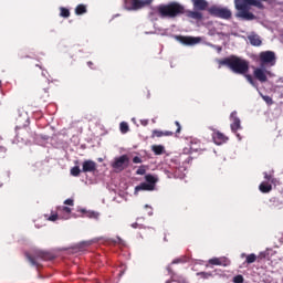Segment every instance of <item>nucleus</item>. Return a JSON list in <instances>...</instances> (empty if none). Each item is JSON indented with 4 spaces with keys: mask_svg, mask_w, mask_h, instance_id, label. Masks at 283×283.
<instances>
[{
    "mask_svg": "<svg viewBox=\"0 0 283 283\" xmlns=\"http://www.w3.org/2000/svg\"><path fill=\"white\" fill-rule=\"evenodd\" d=\"M27 259L32 264V266H40L39 260H48V254H45V252H39L36 256L27 254Z\"/></svg>",
    "mask_w": 283,
    "mask_h": 283,
    "instance_id": "obj_10",
    "label": "nucleus"
},
{
    "mask_svg": "<svg viewBox=\"0 0 283 283\" xmlns=\"http://www.w3.org/2000/svg\"><path fill=\"white\" fill-rule=\"evenodd\" d=\"M241 76H244L248 81V83H250V85H252L253 87H256L258 85L255 84V80H253V75L251 74H241Z\"/></svg>",
    "mask_w": 283,
    "mask_h": 283,
    "instance_id": "obj_26",
    "label": "nucleus"
},
{
    "mask_svg": "<svg viewBox=\"0 0 283 283\" xmlns=\"http://www.w3.org/2000/svg\"><path fill=\"white\" fill-rule=\"evenodd\" d=\"M145 174H147V167L145 165H142L137 171H136V175L137 176H145Z\"/></svg>",
    "mask_w": 283,
    "mask_h": 283,
    "instance_id": "obj_31",
    "label": "nucleus"
},
{
    "mask_svg": "<svg viewBox=\"0 0 283 283\" xmlns=\"http://www.w3.org/2000/svg\"><path fill=\"white\" fill-rule=\"evenodd\" d=\"M0 87H1V81H0Z\"/></svg>",
    "mask_w": 283,
    "mask_h": 283,
    "instance_id": "obj_47",
    "label": "nucleus"
},
{
    "mask_svg": "<svg viewBox=\"0 0 283 283\" xmlns=\"http://www.w3.org/2000/svg\"><path fill=\"white\" fill-rule=\"evenodd\" d=\"M57 212L61 220H70V214L72 213V208L67 206L57 207Z\"/></svg>",
    "mask_w": 283,
    "mask_h": 283,
    "instance_id": "obj_13",
    "label": "nucleus"
},
{
    "mask_svg": "<svg viewBox=\"0 0 283 283\" xmlns=\"http://www.w3.org/2000/svg\"><path fill=\"white\" fill-rule=\"evenodd\" d=\"M218 52H222V46L217 48Z\"/></svg>",
    "mask_w": 283,
    "mask_h": 283,
    "instance_id": "obj_46",
    "label": "nucleus"
},
{
    "mask_svg": "<svg viewBox=\"0 0 283 283\" xmlns=\"http://www.w3.org/2000/svg\"><path fill=\"white\" fill-rule=\"evenodd\" d=\"M40 98H50V92L48 91V88H44V90L40 93Z\"/></svg>",
    "mask_w": 283,
    "mask_h": 283,
    "instance_id": "obj_33",
    "label": "nucleus"
},
{
    "mask_svg": "<svg viewBox=\"0 0 283 283\" xmlns=\"http://www.w3.org/2000/svg\"><path fill=\"white\" fill-rule=\"evenodd\" d=\"M140 125H143L144 127H147L149 125V120L148 119H142Z\"/></svg>",
    "mask_w": 283,
    "mask_h": 283,
    "instance_id": "obj_43",
    "label": "nucleus"
},
{
    "mask_svg": "<svg viewBox=\"0 0 283 283\" xmlns=\"http://www.w3.org/2000/svg\"><path fill=\"white\" fill-rule=\"evenodd\" d=\"M266 74H271V72L264 71V67L254 69L253 72L254 78H256V81H260V83H266V81H269Z\"/></svg>",
    "mask_w": 283,
    "mask_h": 283,
    "instance_id": "obj_7",
    "label": "nucleus"
},
{
    "mask_svg": "<svg viewBox=\"0 0 283 283\" xmlns=\"http://www.w3.org/2000/svg\"><path fill=\"white\" fill-rule=\"evenodd\" d=\"M219 65L229 67L233 74H249V61L237 55H230L219 60Z\"/></svg>",
    "mask_w": 283,
    "mask_h": 283,
    "instance_id": "obj_1",
    "label": "nucleus"
},
{
    "mask_svg": "<svg viewBox=\"0 0 283 283\" xmlns=\"http://www.w3.org/2000/svg\"><path fill=\"white\" fill-rule=\"evenodd\" d=\"M8 149L3 146H0V158H6V153Z\"/></svg>",
    "mask_w": 283,
    "mask_h": 283,
    "instance_id": "obj_38",
    "label": "nucleus"
},
{
    "mask_svg": "<svg viewBox=\"0 0 283 283\" xmlns=\"http://www.w3.org/2000/svg\"><path fill=\"white\" fill-rule=\"evenodd\" d=\"M227 260L220 259V258H213L208 261L209 264H212V266H227Z\"/></svg>",
    "mask_w": 283,
    "mask_h": 283,
    "instance_id": "obj_19",
    "label": "nucleus"
},
{
    "mask_svg": "<svg viewBox=\"0 0 283 283\" xmlns=\"http://www.w3.org/2000/svg\"><path fill=\"white\" fill-rule=\"evenodd\" d=\"M230 120H232L231 130L233 132V134H235V132H238V129L241 128L240 117H238V112L237 111L231 113Z\"/></svg>",
    "mask_w": 283,
    "mask_h": 283,
    "instance_id": "obj_12",
    "label": "nucleus"
},
{
    "mask_svg": "<svg viewBox=\"0 0 283 283\" xmlns=\"http://www.w3.org/2000/svg\"><path fill=\"white\" fill-rule=\"evenodd\" d=\"M133 163H134L135 165H140V163H143V159H142L140 157H138V156H135V157L133 158Z\"/></svg>",
    "mask_w": 283,
    "mask_h": 283,
    "instance_id": "obj_40",
    "label": "nucleus"
},
{
    "mask_svg": "<svg viewBox=\"0 0 283 283\" xmlns=\"http://www.w3.org/2000/svg\"><path fill=\"white\" fill-rule=\"evenodd\" d=\"M260 61V67H266V65H270V67H273L275 65V52L273 51H263L259 55Z\"/></svg>",
    "mask_w": 283,
    "mask_h": 283,
    "instance_id": "obj_4",
    "label": "nucleus"
},
{
    "mask_svg": "<svg viewBox=\"0 0 283 283\" xmlns=\"http://www.w3.org/2000/svg\"><path fill=\"white\" fill-rule=\"evenodd\" d=\"M59 213H54V214H51L48 220H50V222H56V220H59Z\"/></svg>",
    "mask_w": 283,
    "mask_h": 283,
    "instance_id": "obj_37",
    "label": "nucleus"
},
{
    "mask_svg": "<svg viewBox=\"0 0 283 283\" xmlns=\"http://www.w3.org/2000/svg\"><path fill=\"white\" fill-rule=\"evenodd\" d=\"M187 17L189 19H195V21H202L203 15L202 12L195 10V11H187Z\"/></svg>",
    "mask_w": 283,
    "mask_h": 283,
    "instance_id": "obj_15",
    "label": "nucleus"
},
{
    "mask_svg": "<svg viewBox=\"0 0 283 283\" xmlns=\"http://www.w3.org/2000/svg\"><path fill=\"white\" fill-rule=\"evenodd\" d=\"M87 66H88L91 70H94V62L88 61V62H87Z\"/></svg>",
    "mask_w": 283,
    "mask_h": 283,
    "instance_id": "obj_44",
    "label": "nucleus"
},
{
    "mask_svg": "<svg viewBox=\"0 0 283 283\" xmlns=\"http://www.w3.org/2000/svg\"><path fill=\"white\" fill-rule=\"evenodd\" d=\"M193 6V10H198L199 12H205V10H209V2L207 0H191Z\"/></svg>",
    "mask_w": 283,
    "mask_h": 283,
    "instance_id": "obj_11",
    "label": "nucleus"
},
{
    "mask_svg": "<svg viewBox=\"0 0 283 283\" xmlns=\"http://www.w3.org/2000/svg\"><path fill=\"white\" fill-rule=\"evenodd\" d=\"M177 41L184 45H196L200 43V38L179 35L177 36Z\"/></svg>",
    "mask_w": 283,
    "mask_h": 283,
    "instance_id": "obj_8",
    "label": "nucleus"
},
{
    "mask_svg": "<svg viewBox=\"0 0 283 283\" xmlns=\"http://www.w3.org/2000/svg\"><path fill=\"white\" fill-rule=\"evenodd\" d=\"M251 45H254L255 48H260L262 45V39H260V35L258 34H251L248 36Z\"/></svg>",
    "mask_w": 283,
    "mask_h": 283,
    "instance_id": "obj_16",
    "label": "nucleus"
},
{
    "mask_svg": "<svg viewBox=\"0 0 283 283\" xmlns=\"http://www.w3.org/2000/svg\"><path fill=\"white\" fill-rule=\"evenodd\" d=\"M163 136H174V132H169V130L163 132L158 129L153 130V138L155 137L163 138Z\"/></svg>",
    "mask_w": 283,
    "mask_h": 283,
    "instance_id": "obj_20",
    "label": "nucleus"
},
{
    "mask_svg": "<svg viewBox=\"0 0 283 283\" xmlns=\"http://www.w3.org/2000/svg\"><path fill=\"white\" fill-rule=\"evenodd\" d=\"M233 282L234 283H244V276H242L241 274L237 275L233 277Z\"/></svg>",
    "mask_w": 283,
    "mask_h": 283,
    "instance_id": "obj_36",
    "label": "nucleus"
},
{
    "mask_svg": "<svg viewBox=\"0 0 283 283\" xmlns=\"http://www.w3.org/2000/svg\"><path fill=\"white\" fill-rule=\"evenodd\" d=\"M154 0H133V10H140L147 6H151Z\"/></svg>",
    "mask_w": 283,
    "mask_h": 283,
    "instance_id": "obj_14",
    "label": "nucleus"
},
{
    "mask_svg": "<svg viewBox=\"0 0 283 283\" xmlns=\"http://www.w3.org/2000/svg\"><path fill=\"white\" fill-rule=\"evenodd\" d=\"M208 12L211 17H217V19L229 20L232 17L231 10L227 8H220L218 6H212L208 9Z\"/></svg>",
    "mask_w": 283,
    "mask_h": 283,
    "instance_id": "obj_3",
    "label": "nucleus"
},
{
    "mask_svg": "<svg viewBox=\"0 0 283 283\" xmlns=\"http://www.w3.org/2000/svg\"><path fill=\"white\" fill-rule=\"evenodd\" d=\"M197 275L201 276L202 280H209L211 277V273L209 272H199Z\"/></svg>",
    "mask_w": 283,
    "mask_h": 283,
    "instance_id": "obj_34",
    "label": "nucleus"
},
{
    "mask_svg": "<svg viewBox=\"0 0 283 283\" xmlns=\"http://www.w3.org/2000/svg\"><path fill=\"white\" fill-rule=\"evenodd\" d=\"M175 125H176V127H177L176 134H180V132H181V129H182V127L180 126V122H175Z\"/></svg>",
    "mask_w": 283,
    "mask_h": 283,
    "instance_id": "obj_41",
    "label": "nucleus"
},
{
    "mask_svg": "<svg viewBox=\"0 0 283 283\" xmlns=\"http://www.w3.org/2000/svg\"><path fill=\"white\" fill-rule=\"evenodd\" d=\"M135 191H154V185L142 182L139 186H136Z\"/></svg>",
    "mask_w": 283,
    "mask_h": 283,
    "instance_id": "obj_17",
    "label": "nucleus"
},
{
    "mask_svg": "<svg viewBox=\"0 0 283 283\" xmlns=\"http://www.w3.org/2000/svg\"><path fill=\"white\" fill-rule=\"evenodd\" d=\"M259 189L261 193H270V191H273V186L266 181H263L260 184Z\"/></svg>",
    "mask_w": 283,
    "mask_h": 283,
    "instance_id": "obj_18",
    "label": "nucleus"
},
{
    "mask_svg": "<svg viewBox=\"0 0 283 283\" xmlns=\"http://www.w3.org/2000/svg\"><path fill=\"white\" fill-rule=\"evenodd\" d=\"M151 151H154L155 156H163L165 154V146L163 145H153Z\"/></svg>",
    "mask_w": 283,
    "mask_h": 283,
    "instance_id": "obj_21",
    "label": "nucleus"
},
{
    "mask_svg": "<svg viewBox=\"0 0 283 283\" xmlns=\"http://www.w3.org/2000/svg\"><path fill=\"white\" fill-rule=\"evenodd\" d=\"M124 8L126 10H134V0H124Z\"/></svg>",
    "mask_w": 283,
    "mask_h": 283,
    "instance_id": "obj_30",
    "label": "nucleus"
},
{
    "mask_svg": "<svg viewBox=\"0 0 283 283\" xmlns=\"http://www.w3.org/2000/svg\"><path fill=\"white\" fill-rule=\"evenodd\" d=\"M157 11L161 19H176V17L185 14V7L178 2H170L158 6Z\"/></svg>",
    "mask_w": 283,
    "mask_h": 283,
    "instance_id": "obj_2",
    "label": "nucleus"
},
{
    "mask_svg": "<svg viewBox=\"0 0 283 283\" xmlns=\"http://www.w3.org/2000/svg\"><path fill=\"white\" fill-rule=\"evenodd\" d=\"M97 169V164L96 161L88 159L83 161L82 164V171L83 174H94V171H96Z\"/></svg>",
    "mask_w": 283,
    "mask_h": 283,
    "instance_id": "obj_6",
    "label": "nucleus"
},
{
    "mask_svg": "<svg viewBox=\"0 0 283 283\" xmlns=\"http://www.w3.org/2000/svg\"><path fill=\"white\" fill-rule=\"evenodd\" d=\"M112 167L113 169H115V171H124V169H127L129 167V156L122 155L115 158Z\"/></svg>",
    "mask_w": 283,
    "mask_h": 283,
    "instance_id": "obj_5",
    "label": "nucleus"
},
{
    "mask_svg": "<svg viewBox=\"0 0 283 283\" xmlns=\"http://www.w3.org/2000/svg\"><path fill=\"white\" fill-rule=\"evenodd\" d=\"M87 13V6L85 4H77L75 8V14L77 17H81V14H86Z\"/></svg>",
    "mask_w": 283,
    "mask_h": 283,
    "instance_id": "obj_23",
    "label": "nucleus"
},
{
    "mask_svg": "<svg viewBox=\"0 0 283 283\" xmlns=\"http://www.w3.org/2000/svg\"><path fill=\"white\" fill-rule=\"evenodd\" d=\"M212 140L214 145H224V143L229 140V137H227L223 133H220V130H213Z\"/></svg>",
    "mask_w": 283,
    "mask_h": 283,
    "instance_id": "obj_9",
    "label": "nucleus"
},
{
    "mask_svg": "<svg viewBox=\"0 0 283 283\" xmlns=\"http://www.w3.org/2000/svg\"><path fill=\"white\" fill-rule=\"evenodd\" d=\"M64 205H66L67 207H74V199L64 200Z\"/></svg>",
    "mask_w": 283,
    "mask_h": 283,
    "instance_id": "obj_39",
    "label": "nucleus"
},
{
    "mask_svg": "<svg viewBox=\"0 0 283 283\" xmlns=\"http://www.w3.org/2000/svg\"><path fill=\"white\" fill-rule=\"evenodd\" d=\"M133 229H143V224H139L138 222H135L132 224Z\"/></svg>",
    "mask_w": 283,
    "mask_h": 283,
    "instance_id": "obj_42",
    "label": "nucleus"
},
{
    "mask_svg": "<svg viewBox=\"0 0 283 283\" xmlns=\"http://www.w3.org/2000/svg\"><path fill=\"white\" fill-rule=\"evenodd\" d=\"M266 105H273V98L269 95H261Z\"/></svg>",
    "mask_w": 283,
    "mask_h": 283,
    "instance_id": "obj_32",
    "label": "nucleus"
},
{
    "mask_svg": "<svg viewBox=\"0 0 283 283\" xmlns=\"http://www.w3.org/2000/svg\"><path fill=\"white\" fill-rule=\"evenodd\" d=\"M71 176H74V178H78V176H81V167L75 166L71 168Z\"/></svg>",
    "mask_w": 283,
    "mask_h": 283,
    "instance_id": "obj_29",
    "label": "nucleus"
},
{
    "mask_svg": "<svg viewBox=\"0 0 283 283\" xmlns=\"http://www.w3.org/2000/svg\"><path fill=\"white\" fill-rule=\"evenodd\" d=\"M264 179L269 182H275V178H273V175H269V172H264Z\"/></svg>",
    "mask_w": 283,
    "mask_h": 283,
    "instance_id": "obj_35",
    "label": "nucleus"
},
{
    "mask_svg": "<svg viewBox=\"0 0 283 283\" xmlns=\"http://www.w3.org/2000/svg\"><path fill=\"white\" fill-rule=\"evenodd\" d=\"M119 129L123 134H127V132H129V124H127V122H122L119 124Z\"/></svg>",
    "mask_w": 283,
    "mask_h": 283,
    "instance_id": "obj_28",
    "label": "nucleus"
},
{
    "mask_svg": "<svg viewBox=\"0 0 283 283\" xmlns=\"http://www.w3.org/2000/svg\"><path fill=\"white\" fill-rule=\"evenodd\" d=\"M180 262H182V259H175L172 261V264H180Z\"/></svg>",
    "mask_w": 283,
    "mask_h": 283,
    "instance_id": "obj_45",
    "label": "nucleus"
},
{
    "mask_svg": "<svg viewBox=\"0 0 283 283\" xmlns=\"http://www.w3.org/2000/svg\"><path fill=\"white\" fill-rule=\"evenodd\" d=\"M81 213H84L85 218H93L94 220H98V212L96 211H87L85 209L80 210Z\"/></svg>",
    "mask_w": 283,
    "mask_h": 283,
    "instance_id": "obj_22",
    "label": "nucleus"
},
{
    "mask_svg": "<svg viewBox=\"0 0 283 283\" xmlns=\"http://www.w3.org/2000/svg\"><path fill=\"white\" fill-rule=\"evenodd\" d=\"M256 260L258 255H255L254 253L248 254L245 258L247 264H253V262H255Z\"/></svg>",
    "mask_w": 283,
    "mask_h": 283,
    "instance_id": "obj_27",
    "label": "nucleus"
},
{
    "mask_svg": "<svg viewBox=\"0 0 283 283\" xmlns=\"http://www.w3.org/2000/svg\"><path fill=\"white\" fill-rule=\"evenodd\" d=\"M145 180L148 182V185H153V189H155L156 182H158V178H156L154 175H146Z\"/></svg>",
    "mask_w": 283,
    "mask_h": 283,
    "instance_id": "obj_24",
    "label": "nucleus"
},
{
    "mask_svg": "<svg viewBox=\"0 0 283 283\" xmlns=\"http://www.w3.org/2000/svg\"><path fill=\"white\" fill-rule=\"evenodd\" d=\"M60 17H62L63 19H69V17H70V9H67L65 7H61L60 8Z\"/></svg>",
    "mask_w": 283,
    "mask_h": 283,
    "instance_id": "obj_25",
    "label": "nucleus"
}]
</instances>
